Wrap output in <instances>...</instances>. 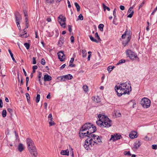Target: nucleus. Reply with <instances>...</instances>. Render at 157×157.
Listing matches in <instances>:
<instances>
[{
  "mask_svg": "<svg viewBox=\"0 0 157 157\" xmlns=\"http://www.w3.org/2000/svg\"><path fill=\"white\" fill-rule=\"evenodd\" d=\"M83 128L86 130L91 131V132H94L96 131V127L90 123H87L82 126Z\"/></svg>",
  "mask_w": 157,
  "mask_h": 157,
  "instance_id": "5",
  "label": "nucleus"
},
{
  "mask_svg": "<svg viewBox=\"0 0 157 157\" xmlns=\"http://www.w3.org/2000/svg\"><path fill=\"white\" fill-rule=\"evenodd\" d=\"M120 9L121 10H124L125 9L124 7L123 6H120Z\"/></svg>",
  "mask_w": 157,
  "mask_h": 157,
  "instance_id": "54",
  "label": "nucleus"
},
{
  "mask_svg": "<svg viewBox=\"0 0 157 157\" xmlns=\"http://www.w3.org/2000/svg\"><path fill=\"white\" fill-rule=\"evenodd\" d=\"M47 21L48 22H50V21H51V19L50 18H47Z\"/></svg>",
  "mask_w": 157,
  "mask_h": 157,
  "instance_id": "64",
  "label": "nucleus"
},
{
  "mask_svg": "<svg viewBox=\"0 0 157 157\" xmlns=\"http://www.w3.org/2000/svg\"><path fill=\"white\" fill-rule=\"evenodd\" d=\"M33 64H36V58L33 57Z\"/></svg>",
  "mask_w": 157,
  "mask_h": 157,
  "instance_id": "49",
  "label": "nucleus"
},
{
  "mask_svg": "<svg viewBox=\"0 0 157 157\" xmlns=\"http://www.w3.org/2000/svg\"><path fill=\"white\" fill-rule=\"evenodd\" d=\"M25 95H26V97L27 101L29 103V102H30V97L28 93H26Z\"/></svg>",
  "mask_w": 157,
  "mask_h": 157,
  "instance_id": "35",
  "label": "nucleus"
},
{
  "mask_svg": "<svg viewBox=\"0 0 157 157\" xmlns=\"http://www.w3.org/2000/svg\"><path fill=\"white\" fill-rule=\"evenodd\" d=\"M129 136L130 138L134 139L137 137L136 132L135 131L132 132L129 135Z\"/></svg>",
  "mask_w": 157,
  "mask_h": 157,
  "instance_id": "18",
  "label": "nucleus"
},
{
  "mask_svg": "<svg viewBox=\"0 0 157 157\" xmlns=\"http://www.w3.org/2000/svg\"><path fill=\"white\" fill-rule=\"evenodd\" d=\"M43 78H52V77L47 74L44 75V77Z\"/></svg>",
  "mask_w": 157,
  "mask_h": 157,
  "instance_id": "37",
  "label": "nucleus"
},
{
  "mask_svg": "<svg viewBox=\"0 0 157 157\" xmlns=\"http://www.w3.org/2000/svg\"><path fill=\"white\" fill-rule=\"evenodd\" d=\"M70 39H71V42L72 43H74V36H71V37Z\"/></svg>",
  "mask_w": 157,
  "mask_h": 157,
  "instance_id": "50",
  "label": "nucleus"
},
{
  "mask_svg": "<svg viewBox=\"0 0 157 157\" xmlns=\"http://www.w3.org/2000/svg\"><path fill=\"white\" fill-rule=\"evenodd\" d=\"M133 8V6L131 7L128 9V13H130V14L128 15L127 17L129 18H131L133 15L134 14V11L132 9Z\"/></svg>",
  "mask_w": 157,
  "mask_h": 157,
  "instance_id": "16",
  "label": "nucleus"
},
{
  "mask_svg": "<svg viewBox=\"0 0 157 157\" xmlns=\"http://www.w3.org/2000/svg\"><path fill=\"white\" fill-rule=\"evenodd\" d=\"M66 18L65 17H63L62 15H60L58 17V21L60 25L63 28H65L66 26L65 21Z\"/></svg>",
  "mask_w": 157,
  "mask_h": 157,
  "instance_id": "9",
  "label": "nucleus"
},
{
  "mask_svg": "<svg viewBox=\"0 0 157 157\" xmlns=\"http://www.w3.org/2000/svg\"><path fill=\"white\" fill-rule=\"evenodd\" d=\"M99 120L96 121L97 124L102 128H109L112 125V121L107 117L99 114L98 116Z\"/></svg>",
  "mask_w": 157,
  "mask_h": 157,
  "instance_id": "2",
  "label": "nucleus"
},
{
  "mask_svg": "<svg viewBox=\"0 0 157 157\" xmlns=\"http://www.w3.org/2000/svg\"><path fill=\"white\" fill-rule=\"evenodd\" d=\"M141 143L139 141H137L134 144L133 148L137 149L141 145Z\"/></svg>",
  "mask_w": 157,
  "mask_h": 157,
  "instance_id": "17",
  "label": "nucleus"
},
{
  "mask_svg": "<svg viewBox=\"0 0 157 157\" xmlns=\"http://www.w3.org/2000/svg\"><path fill=\"white\" fill-rule=\"evenodd\" d=\"M25 23H28V18L27 17H25Z\"/></svg>",
  "mask_w": 157,
  "mask_h": 157,
  "instance_id": "60",
  "label": "nucleus"
},
{
  "mask_svg": "<svg viewBox=\"0 0 157 157\" xmlns=\"http://www.w3.org/2000/svg\"><path fill=\"white\" fill-rule=\"evenodd\" d=\"M53 117H52V115L51 113H50L49 114L48 117V118L49 119H53Z\"/></svg>",
  "mask_w": 157,
  "mask_h": 157,
  "instance_id": "53",
  "label": "nucleus"
},
{
  "mask_svg": "<svg viewBox=\"0 0 157 157\" xmlns=\"http://www.w3.org/2000/svg\"><path fill=\"white\" fill-rule=\"evenodd\" d=\"M26 143L28 147V149L30 147L31 148L35 146L33 141L30 138H28L27 139Z\"/></svg>",
  "mask_w": 157,
  "mask_h": 157,
  "instance_id": "13",
  "label": "nucleus"
},
{
  "mask_svg": "<svg viewBox=\"0 0 157 157\" xmlns=\"http://www.w3.org/2000/svg\"><path fill=\"white\" fill-rule=\"evenodd\" d=\"M67 27L69 31L70 32H71L72 31V26L70 25H68Z\"/></svg>",
  "mask_w": 157,
  "mask_h": 157,
  "instance_id": "45",
  "label": "nucleus"
},
{
  "mask_svg": "<svg viewBox=\"0 0 157 157\" xmlns=\"http://www.w3.org/2000/svg\"><path fill=\"white\" fill-rule=\"evenodd\" d=\"M127 30H128L126 29L125 33H124V34H123L122 36V38H124L125 37H126L127 39L126 41H123V44L124 46L128 44L131 38L130 35L129 34L127 33Z\"/></svg>",
  "mask_w": 157,
  "mask_h": 157,
  "instance_id": "7",
  "label": "nucleus"
},
{
  "mask_svg": "<svg viewBox=\"0 0 157 157\" xmlns=\"http://www.w3.org/2000/svg\"><path fill=\"white\" fill-rule=\"evenodd\" d=\"M28 149L32 157H36L37 156V152L36 146L31 148L30 147Z\"/></svg>",
  "mask_w": 157,
  "mask_h": 157,
  "instance_id": "12",
  "label": "nucleus"
},
{
  "mask_svg": "<svg viewBox=\"0 0 157 157\" xmlns=\"http://www.w3.org/2000/svg\"><path fill=\"white\" fill-rule=\"evenodd\" d=\"M40 95L39 94H37V96L36 99V103H38L40 100Z\"/></svg>",
  "mask_w": 157,
  "mask_h": 157,
  "instance_id": "30",
  "label": "nucleus"
},
{
  "mask_svg": "<svg viewBox=\"0 0 157 157\" xmlns=\"http://www.w3.org/2000/svg\"><path fill=\"white\" fill-rule=\"evenodd\" d=\"M53 119H48V122L49 124V126H53L55 125L56 124L53 121Z\"/></svg>",
  "mask_w": 157,
  "mask_h": 157,
  "instance_id": "23",
  "label": "nucleus"
},
{
  "mask_svg": "<svg viewBox=\"0 0 157 157\" xmlns=\"http://www.w3.org/2000/svg\"><path fill=\"white\" fill-rule=\"evenodd\" d=\"M63 40L62 38H61L59 40V41H58L59 46H61L63 44Z\"/></svg>",
  "mask_w": 157,
  "mask_h": 157,
  "instance_id": "33",
  "label": "nucleus"
},
{
  "mask_svg": "<svg viewBox=\"0 0 157 157\" xmlns=\"http://www.w3.org/2000/svg\"><path fill=\"white\" fill-rule=\"evenodd\" d=\"M8 51H9V52L10 54L11 57L12 59L13 60V61L14 62L16 63V61L15 60V59H14V57H13V54L11 52V50L10 49H9Z\"/></svg>",
  "mask_w": 157,
  "mask_h": 157,
  "instance_id": "25",
  "label": "nucleus"
},
{
  "mask_svg": "<svg viewBox=\"0 0 157 157\" xmlns=\"http://www.w3.org/2000/svg\"><path fill=\"white\" fill-rule=\"evenodd\" d=\"M60 153L61 155H63L68 156L69 155V151L68 149L66 150H63L61 151Z\"/></svg>",
  "mask_w": 157,
  "mask_h": 157,
  "instance_id": "21",
  "label": "nucleus"
},
{
  "mask_svg": "<svg viewBox=\"0 0 157 157\" xmlns=\"http://www.w3.org/2000/svg\"><path fill=\"white\" fill-rule=\"evenodd\" d=\"M114 67V66H109L107 67V69L109 72H110Z\"/></svg>",
  "mask_w": 157,
  "mask_h": 157,
  "instance_id": "28",
  "label": "nucleus"
},
{
  "mask_svg": "<svg viewBox=\"0 0 157 157\" xmlns=\"http://www.w3.org/2000/svg\"><path fill=\"white\" fill-rule=\"evenodd\" d=\"M7 111L9 113H10V114L11 115L13 112V110L11 108H8L7 109Z\"/></svg>",
  "mask_w": 157,
  "mask_h": 157,
  "instance_id": "43",
  "label": "nucleus"
},
{
  "mask_svg": "<svg viewBox=\"0 0 157 157\" xmlns=\"http://www.w3.org/2000/svg\"><path fill=\"white\" fill-rule=\"evenodd\" d=\"M89 37L90 40L93 41L96 43H98V41L96 39H94V37L91 35L89 36Z\"/></svg>",
  "mask_w": 157,
  "mask_h": 157,
  "instance_id": "27",
  "label": "nucleus"
},
{
  "mask_svg": "<svg viewBox=\"0 0 157 157\" xmlns=\"http://www.w3.org/2000/svg\"><path fill=\"white\" fill-rule=\"evenodd\" d=\"M2 116L3 117H5L6 116V110H3L2 112Z\"/></svg>",
  "mask_w": 157,
  "mask_h": 157,
  "instance_id": "36",
  "label": "nucleus"
},
{
  "mask_svg": "<svg viewBox=\"0 0 157 157\" xmlns=\"http://www.w3.org/2000/svg\"><path fill=\"white\" fill-rule=\"evenodd\" d=\"M38 67L36 65L33 66V70H36L37 69Z\"/></svg>",
  "mask_w": 157,
  "mask_h": 157,
  "instance_id": "56",
  "label": "nucleus"
},
{
  "mask_svg": "<svg viewBox=\"0 0 157 157\" xmlns=\"http://www.w3.org/2000/svg\"><path fill=\"white\" fill-rule=\"evenodd\" d=\"M121 135L119 134H114L113 135H112L111 136V137L110 140H112L113 141H114L116 140H120L121 138Z\"/></svg>",
  "mask_w": 157,
  "mask_h": 157,
  "instance_id": "15",
  "label": "nucleus"
},
{
  "mask_svg": "<svg viewBox=\"0 0 157 157\" xmlns=\"http://www.w3.org/2000/svg\"><path fill=\"white\" fill-rule=\"evenodd\" d=\"M52 79H38V81L41 85L42 84L41 82L43 80L44 83L45 85H46L45 82L47 81H49Z\"/></svg>",
  "mask_w": 157,
  "mask_h": 157,
  "instance_id": "22",
  "label": "nucleus"
},
{
  "mask_svg": "<svg viewBox=\"0 0 157 157\" xmlns=\"http://www.w3.org/2000/svg\"><path fill=\"white\" fill-rule=\"evenodd\" d=\"M93 133L91 132V131L86 130L81 127L79 131V135L80 138H83L86 136L88 137L89 135Z\"/></svg>",
  "mask_w": 157,
  "mask_h": 157,
  "instance_id": "4",
  "label": "nucleus"
},
{
  "mask_svg": "<svg viewBox=\"0 0 157 157\" xmlns=\"http://www.w3.org/2000/svg\"><path fill=\"white\" fill-rule=\"evenodd\" d=\"M54 2V0H46V3L49 4H52Z\"/></svg>",
  "mask_w": 157,
  "mask_h": 157,
  "instance_id": "29",
  "label": "nucleus"
},
{
  "mask_svg": "<svg viewBox=\"0 0 157 157\" xmlns=\"http://www.w3.org/2000/svg\"><path fill=\"white\" fill-rule=\"evenodd\" d=\"M24 45L25 47L27 49H29L30 47V44L28 43H25L24 44Z\"/></svg>",
  "mask_w": 157,
  "mask_h": 157,
  "instance_id": "38",
  "label": "nucleus"
},
{
  "mask_svg": "<svg viewBox=\"0 0 157 157\" xmlns=\"http://www.w3.org/2000/svg\"><path fill=\"white\" fill-rule=\"evenodd\" d=\"M95 37L98 40H101L99 36L98 33H96L95 34Z\"/></svg>",
  "mask_w": 157,
  "mask_h": 157,
  "instance_id": "42",
  "label": "nucleus"
},
{
  "mask_svg": "<svg viewBox=\"0 0 157 157\" xmlns=\"http://www.w3.org/2000/svg\"><path fill=\"white\" fill-rule=\"evenodd\" d=\"M83 89L85 92H87L88 91V87L86 85H84L83 86Z\"/></svg>",
  "mask_w": 157,
  "mask_h": 157,
  "instance_id": "31",
  "label": "nucleus"
},
{
  "mask_svg": "<svg viewBox=\"0 0 157 157\" xmlns=\"http://www.w3.org/2000/svg\"><path fill=\"white\" fill-rule=\"evenodd\" d=\"M83 19V17L82 14H80L78 17V20H82Z\"/></svg>",
  "mask_w": 157,
  "mask_h": 157,
  "instance_id": "44",
  "label": "nucleus"
},
{
  "mask_svg": "<svg viewBox=\"0 0 157 157\" xmlns=\"http://www.w3.org/2000/svg\"><path fill=\"white\" fill-rule=\"evenodd\" d=\"M127 56L131 59L133 60L136 58H138L137 55L134 52H133L130 50H128L126 51Z\"/></svg>",
  "mask_w": 157,
  "mask_h": 157,
  "instance_id": "8",
  "label": "nucleus"
},
{
  "mask_svg": "<svg viewBox=\"0 0 157 157\" xmlns=\"http://www.w3.org/2000/svg\"><path fill=\"white\" fill-rule=\"evenodd\" d=\"M103 8L104 11L106 9H107L108 11H109L110 10V8L109 7L105 6V5L104 4H103Z\"/></svg>",
  "mask_w": 157,
  "mask_h": 157,
  "instance_id": "34",
  "label": "nucleus"
},
{
  "mask_svg": "<svg viewBox=\"0 0 157 157\" xmlns=\"http://www.w3.org/2000/svg\"><path fill=\"white\" fill-rule=\"evenodd\" d=\"M15 16L17 25L19 29L20 30L21 29V27L20 25V22L22 19L21 17L18 12H17L16 13Z\"/></svg>",
  "mask_w": 157,
  "mask_h": 157,
  "instance_id": "10",
  "label": "nucleus"
},
{
  "mask_svg": "<svg viewBox=\"0 0 157 157\" xmlns=\"http://www.w3.org/2000/svg\"><path fill=\"white\" fill-rule=\"evenodd\" d=\"M116 9H115L113 11V15L114 16V17H116Z\"/></svg>",
  "mask_w": 157,
  "mask_h": 157,
  "instance_id": "58",
  "label": "nucleus"
},
{
  "mask_svg": "<svg viewBox=\"0 0 157 157\" xmlns=\"http://www.w3.org/2000/svg\"><path fill=\"white\" fill-rule=\"evenodd\" d=\"M89 140V138L88 137L87 139L85 140L84 145V147L87 150L91 149L90 147L94 146L93 143Z\"/></svg>",
  "mask_w": 157,
  "mask_h": 157,
  "instance_id": "11",
  "label": "nucleus"
},
{
  "mask_svg": "<svg viewBox=\"0 0 157 157\" xmlns=\"http://www.w3.org/2000/svg\"><path fill=\"white\" fill-rule=\"evenodd\" d=\"M82 56L83 57H85L86 56L87 53L86 50H83L82 51Z\"/></svg>",
  "mask_w": 157,
  "mask_h": 157,
  "instance_id": "39",
  "label": "nucleus"
},
{
  "mask_svg": "<svg viewBox=\"0 0 157 157\" xmlns=\"http://www.w3.org/2000/svg\"><path fill=\"white\" fill-rule=\"evenodd\" d=\"M124 154L125 155H127L128 156H130L131 155L129 151H125L124 152Z\"/></svg>",
  "mask_w": 157,
  "mask_h": 157,
  "instance_id": "41",
  "label": "nucleus"
},
{
  "mask_svg": "<svg viewBox=\"0 0 157 157\" xmlns=\"http://www.w3.org/2000/svg\"><path fill=\"white\" fill-rule=\"evenodd\" d=\"M75 5L77 9V11L79 12L80 10V7L79 5L77 2H75Z\"/></svg>",
  "mask_w": 157,
  "mask_h": 157,
  "instance_id": "26",
  "label": "nucleus"
},
{
  "mask_svg": "<svg viewBox=\"0 0 157 157\" xmlns=\"http://www.w3.org/2000/svg\"><path fill=\"white\" fill-rule=\"evenodd\" d=\"M26 29H24V31L22 32L21 34H20V36L22 38H26L28 36V35L27 34V32L25 30Z\"/></svg>",
  "mask_w": 157,
  "mask_h": 157,
  "instance_id": "20",
  "label": "nucleus"
},
{
  "mask_svg": "<svg viewBox=\"0 0 157 157\" xmlns=\"http://www.w3.org/2000/svg\"><path fill=\"white\" fill-rule=\"evenodd\" d=\"M125 62V60L124 59H122L119 61L118 63L117 64V65H118L120 64L124 63Z\"/></svg>",
  "mask_w": 157,
  "mask_h": 157,
  "instance_id": "40",
  "label": "nucleus"
},
{
  "mask_svg": "<svg viewBox=\"0 0 157 157\" xmlns=\"http://www.w3.org/2000/svg\"><path fill=\"white\" fill-rule=\"evenodd\" d=\"M140 103L144 108H147L150 106L151 101L148 98H144L142 99Z\"/></svg>",
  "mask_w": 157,
  "mask_h": 157,
  "instance_id": "6",
  "label": "nucleus"
},
{
  "mask_svg": "<svg viewBox=\"0 0 157 157\" xmlns=\"http://www.w3.org/2000/svg\"><path fill=\"white\" fill-rule=\"evenodd\" d=\"M3 106V102L2 99H0V108H1Z\"/></svg>",
  "mask_w": 157,
  "mask_h": 157,
  "instance_id": "52",
  "label": "nucleus"
},
{
  "mask_svg": "<svg viewBox=\"0 0 157 157\" xmlns=\"http://www.w3.org/2000/svg\"><path fill=\"white\" fill-rule=\"evenodd\" d=\"M73 78V76L71 74H68L60 77L59 76L57 78Z\"/></svg>",
  "mask_w": 157,
  "mask_h": 157,
  "instance_id": "19",
  "label": "nucleus"
},
{
  "mask_svg": "<svg viewBox=\"0 0 157 157\" xmlns=\"http://www.w3.org/2000/svg\"><path fill=\"white\" fill-rule=\"evenodd\" d=\"M115 89L118 96L123 95L129 94L132 91V88L129 82L121 83L119 86H115Z\"/></svg>",
  "mask_w": 157,
  "mask_h": 157,
  "instance_id": "1",
  "label": "nucleus"
},
{
  "mask_svg": "<svg viewBox=\"0 0 157 157\" xmlns=\"http://www.w3.org/2000/svg\"><path fill=\"white\" fill-rule=\"evenodd\" d=\"M24 16L25 17H27V12L26 11H24Z\"/></svg>",
  "mask_w": 157,
  "mask_h": 157,
  "instance_id": "57",
  "label": "nucleus"
},
{
  "mask_svg": "<svg viewBox=\"0 0 157 157\" xmlns=\"http://www.w3.org/2000/svg\"><path fill=\"white\" fill-rule=\"evenodd\" d=\"M58 58L61 61H63L64 60L66 56L63 52L59 51L58 53Z\"/></svg>",
  "mask_w": 157,
  "mask_h": 157,
  "instance_id": "14",
  "label": "nucleus"
},
{
  "mask_svg": "<svg viewBox=\"0 0 157 157\" xmlns=\"http://www.w3.org/2000/svg\"><path fill=\"white\" fill-rule=\"evenodd\" d=\"M104 26V25L103 24H100L98 25V28L101 31H103Z\"/></svg>",
  "mask_w": 157,
  "mask_h": 157,
  "instance_id": "32",
  "label": "nucleus"
},
{
  "mask_svg": "<svg viewBox=\"0 0 157 157\" xmlns=\"http://www.w3.org/2000/svg\"><path fill=\"white\" fill-rule=\"evenodd\" d=\"M67 3L68 4V7L70 8L71 7V5L70 4V2L69 0H67Z\"/></svg>",
  "mask_w": 157,
  "mask_h": 157,
  "instance_id": "55",
  "label": "nucleus"
},
{
  "mask_svg": "<svg viewBox=\"0 0 157 157\" xmlns=\"http://www.w3.org/2000/svg\"><path fill=\"white\" fill-rule=\"evenodd\" d=\"M42 76V73L40 72H38V78H40Z\"/></svg>",
  "mask_w": 157,
  "mask_h": 157,
  "instance_id": "51",
  "label": "nucleus"
},
{
  "mask_svg": "<svg viewBox=\"0 0 157 157\" xmlns=\"http://www.w3.org/2000/svg\"><path fill=\"white\" fill-rule=\"evenodd\" d=\"M44 105L45 109H47V103L46 102H45L44 103Z\"/></svg>",
  "mask_w": 157,
  "mask_h": 157,
  "instance_id": "62",
  "label": "nucleus"
},
{
  "mask_svg": "<svg viewBox=\"0 0 157 157\" xmlns=\"http://www.w3.org/2000/svg\"><path fill=\"white\" fill-rule=\"evenodd\" d=\"M41 64L43 65H44L45 64V60L44 58H42L41 59Z\"/></svg>",
  "mask_w": 157,
  "mask_h": 157,
  "instance_id": "47",
  "label": "nucleus"
},
{
  "mask_svg": "<svg viewBox=\"0 0 157 157\" xmlns=\"http://www.w3.org/2000/svg\"><path fill=\"white\" fill-rule=\"evenodd\" d=\"M88 137L89 138V141L93 143L94 145L95 144H98L101 142L99 136L94 134H91L88 136Z\"/></svg>",
  "mask_w": 157,
  "mask_h": 157,
  "instance_id": "3",
  "label": "nucleus"
},
{
  "mask_svg": "<svg viewBox=\"0 0 157 157\" xmlns=\"http://www.w3.org/2000/svg\"><path fill=\"white\" fill-rule=\"evenodd\" d=\"M66 66V64H65L63 65L60 67L61 69H63Z\"/></svg>",
  "mask_w": 157,
  "mask_h": 157,
  "instance_id": "59",
  "label": "nucleus"
},
{
  "mask_svg": "<svg viewBox=\"0 0 157 157\" xmlns=\"http://www.w3.org/2000/svg\"><path fill=\"white\" fill-rule=\"evenodd\" d=\"M152 148L153 149L156 150L157 149V145L156 144H153L152 145Z\"/></svg>",
  "mask_w": 157,
  "mask_h": 157,
  "instance_id": "46",
  "label": "nucleus"
},
{
  "mask_svg": "<svg viewBox=\"0 0 157 157\" xmlns=\"http://www.w3.org/2000/svg\"><path fill=\"white\" fill-rule=\"evenodd\" d=\"M144 2L143 1L142 3H141L140 5L139 6V9H140L144 5Z\"/></svg>",
  "mask_w": 157,
  "mask_h": 157,
  "instance_id": "48",
  "label": "nucleus"
},
{
  "mask_svg": "<svg viewBox=\"0 0 157 157\" xmlns=\"http://www.w3.org/2000/svg\"><path fill=\"white\" fill-rule=\"evenodd\" d=\"M74 58H71V60L70 61V63H71L73 62L74 61Z\"/></svg>",
  "mask_w": 157,
  "mask_h": 157,
  "instance_id": "61",
  "label": "nucleus"
},
{
  "mask_svg": "<svg viewBox=\"0 0 157 157\" xmlns=\"http://www.w3.org/2000/svg\"><path fill=\"white\" fill-rule=\"evenodd\" d=\"M18 149L20 152H21L24 149L23 146L22 144H20L18 146Z\"/></svg>",
  "mask_w": 157,
  "mask_h": 157,
  "instance_id": "24",
  "label": "nucleus"
},
{
  "mask_svg": "<svg viewBox=\"0 0 157 157\" xmlns=\"http://www.w3.org/2000/svg\"><path fill=\"white\" fill-rule=\"evenodd\" d=\"M48 99H49L50 98V93H49L47 95L46 97Z\"/></svg>",
  "mask_w": 157,
  "mask_h": 157,
  "instance_id": "63",
  "label": "nucleus"
}]
</instances>
